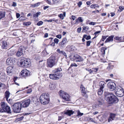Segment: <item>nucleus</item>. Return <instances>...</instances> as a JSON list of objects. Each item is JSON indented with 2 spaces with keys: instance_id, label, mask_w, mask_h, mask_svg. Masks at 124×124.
<instances>
[{
  "instance_id": "f257e3e1",
  "label": "nucleus",
  "mask_w": 124,
  "mask_h": 124,
  "mask_svg": "<svg viewBox=\"0 0 124 124\" xmlns=\"http://www.w3.org/2000/svg\"><path fill=\"white\" fill-rule=\"evenodd\" d=\"M104 94L105 99L109 103H115L118 101V100L117 97L112 93L105 92Z\"/></svg>"
},
{
  "instance_id": "f03ea898",
  "label": "nucleus",
  "mask_w": 124,
  "mask_h": 124,
  "mask_svg": "<svg viewBox=\"0 0 124 124\" xmlns=\"http://www.w3.org/2000/svg\"><path fill=\"white\" fill-rule=\"evenodd\" d=\"M62 71V69L60 68L55 69L53 71L54 73L50 74V78L51 79L54 80L59 79L62 76L59 72Z\"/></svg>"
},
{
  "instance_id": "7ed1b4c3",
  "label": "nucleus",
  "mask_w": 124,
  "mask_h": 124,
  "mask_svg": "<svg viewBox=\"0 0 124 124\" xmlns=\"http://www.w3.org/2000/svg\"><path fill=\"white\" fill-rule=\"evenodd\" d=\"M39 101L43 104H48L49 101V94L47 93H42L40 96Z\"/></svg>"
},
{
  "instance_id": "20e7f679",
  "label": "nucleus",
  "mask_w": 124,
  "mask_h": 124,
  "mask_svg": "<svg viewBox=\"0 0 124 124\" xmlns=\"http://www.w3.org/2000/svg\"><path fill=\"white\" fill-rule=\"evenodd\" d=\"M0 105L2 108H0V113L4 112H7L8 113H11V110L10 107L7 104L4 102H1Z\"/></svg>"
},
{
  "instance_id": "39448f33",
  "label": "nucleus",
  "mask_w": 124,
  "mask_h": 124,
  "mask_svg": "<svg viewBox=\"0 0 124 124\" xmlns=\"http://www.w3.org/2000/svg\"><path fill=\"white\" fill-rule=\"evenodd\" d=\"M22 106L21 103L18 102L13 104L12 106L13 111L15 113H19L20 112Z\"/></svg>"
},
{
  "instance_id": "423d86ee",
  "label": "nucleus",
  "mask_w": 124,
  "mask_h": 124,
  "mask_svg": "<svg viewBox=\"0 0 124 124\" xmlns=\"http://www.w3.org/2000/svg\"><path fill=\"white\" fill-rule=\"evenodd\" d=\"M55 58V56L52 55L47 59V64L48 66L52 67L56 63Z\"/></svg>"
},
{
  "instance_id": "0eeeda50",
  "label": "nucleus",
  "mask_w": 124,
  "mask_h": 124,
  "mask_svg": "<svg viewBox=\"0 0 124 124\" xmlns=\"http://www.w3.org/2000/svg\"><path fill=\"white\" fill-rule=\"evenodd\" d=\"M59 95L65 101H68L70 100V96L63 91L60 90Z\"/></svg>"
},
{
  "instance_id": "6e6552de",
  "label": "nucleus",
  "mask_w": 124,
  "mask_h": 124,
  "mask_svg": "<svg viewBox=\"0 0 124 124\" xmlns=\"http://www.w3.org/2000/svg\"><path fill=\"white\" fill-rule=\"evenodd\" d=\"M116 94V96L119 97L123 96L124 95V91L122 88L120 86L117 87Z\"/></svg>"
},
{
  "instance_id": "1a4fd4ad",
  "label": "nucleus",
  "mask_w": 124,
  "mask_h": 124,
  "mask_svg": "<svg viewBox=\"0 0 124 124\" xmlns=\"http://www.w3.org/2000/svg\"><path fill=\"white\" fill-rule=\"evenodd\" d=\"M105 83L104 81H101L100 82L99 86L100 88L98 91V94L99 95H101L102 94L103 91V89L105 87Z\"/></svg>"
},
{
  "instance_id": "9d476101",
  "label": "nucleus",
  "mask_w": 124,
  "mask_h": 124,
  "mask_svg": "<svg viewBox=\"0 0 124 124\" xmlns=\"http://www.w3.org/2000/svg\"><path fill=\"white\" fill-rule=\"evenodd\" d=\"M20 64L22 67H28L31 65L30 61L27 59L22 60V61L20 62Z\"/></svg>"
},
{
  "instance_id": "9b49d317",
  "label": "nucleus",
  "mask_w": 124,
  "mask_h": 124,
  "mask_svg": "<svg viewBox=\"0 0 124 124\" xmlns=\"http://www.w3.org/2000/svg\"><path fill=\"white\" fill-rule=\"evenodd\" d=\"M108 86L109 88L111 91L115 90L116 87L115 84L114 82H110L108 84Z\"/></svg>"
},
{
  "instance_id": "f8f14e48",
  "label": "nucleus",
  "mask_w": 124,
  "mask_h": 124,
  "mask_svg": "<svg viewBox=\"0 0 124 124\" xmlns=\"http://www.w3.org/2000/svg\"><path fill=\"white\" fill-rule=\"evenodd\" d=\"M31 100L29 99H28L21 103L22 107L26 108L28 107L30 105Z\"/></svg>"
},
{
  "instance_id": "ddd939ff",
  "label": "nucleus",
  "mask_w": 124,
  "mask_h": 124,
  "mask_svg": "<svg viewBox=\"0 0 124 124\" xmlns=\"http://www.w3.org/2000/svg\"><path fill=\"white\" fill-rule=\"evenodd\" d=\"M24 47L22 46H20L19 48L18 51L16 54V55L19 57L21 56L23 54V52L24 51Z\"/></svg>"
},
{
  "instance_id": "4468645a",
  "label": "nucleus",
  "mask_w": 124,
  "mask_h": 124,
  "mask_svg": "<svg viewBox=\"0 0 124 124\" xmlns=\"http://www.w3.org/2000/svg\"><path fill=\"white\" fill-rule=\"evenodd\" d=\"M13 59L12 57H9L6 60V62L8 65H13L15 63L14 61H13Z\"/></svg>"
},
{
  "instance_id": "2eb2a0df",
  "label": "nucleus",
  "mask_w": 124,
  "mask_h": 124,
  "mask_svg": "<svg viewBox=\"0 0 124 124\" xmlns=\"http://www.w3.org/2000/svg\"><path fill=\"white\" fill-rule=\"evenodd\" d=\"M8 46V44L6 41H3L1 42V48L2 49H7Z\"/></svg>"
},
{
  "instance_id": "dca6fc26",
  "label": "nucleus",
  "mask_w": 124,
  "mask_h": 124,
  "mask_svg": "<svg viewBox=\"0 0 124 124\" xmlns=\"http://www.w3.org/2000/svg\"><path fill=\"white\" fill-rule=\"evenodd\" d=\"M29 73V71L26 69H24L21 72V75L24 77L27 76Z\"/></svg>"
},
{
  "instance_id": "f3484780",
  "label": "nucleus",
  "mask_w": 124,
  "mask_h": 124,
  "mask_svg": "<svg viewBox=\"0 0 124 124\" xmlns=\"http://www.w3.org/2000/svg\"><path fill=\"white\" fill-rule=\"evenodd\" d=\"M73 57H75L77 62H81L83 61L84 60L83 58L81 56L78 55L77 54L74 55Z\"/></svg>"
},
{
  "instance_id": "a211bd4d",
  "label": "nucleus",
  "mask_w": 124,
  "mask_h": 124,
  "mask_svg": "<svg viewBox=\"0 0 124 124\" xmlns=\"http://www.w3.org/2000/svg\"><path fill=\"white\" fill-rule=\"evenodd\" d=\"M116 114L113 113H111L108 119V121L109 122L110 121H112V120L114 119L116 116Z\"/></svg>"
},
{
  "instance_id": "6ab92c4d",
  "label": "nucleus",
  "mask_w": 124,
  "mask_h": 124,
  "mask_svg": "<svg viewBox=\"0 0 124 124\" xmlns=\"http://www.w3.org/2000/svg\"><path fill=\"white\" fill-rule=\"evenodd\" d=\"M114 36L113 35L110 36L108 38L106 39L105 41V42L106 43L110 42H112L113 41V38Z\"/></svg>"
},
{
  "instance_id": "aec40b11",
  "label": "nucleus",
  "mask_w": 124,
  "mask_h": 124,
  "mask_svg": "<svg viewBox=\"0 0 124 124\" xmlns=\"http://www.w3.org/2000/svg\"><path fill=\"white\" fill-rule=\"evenodd\" d=\"M57 52L59 54H62L66 58L67 57V55L66 53L63 51H61L60 49H58L57 50Z\"/></svg>"
},
{
  "instance_id": "412c9836",
  "label": "nucleus",
  "mask_w": 124,
  "mask_h": 124,
  "mask_svg": "<svg viewBox=\"0 0 124 124\" xmlns=\"http://www.w3.org/2000/svg\"><path fill=\"white\" fill-rule=\"evenodd\" d=\"M13 67L12 66L8 67L7 69V72L8 74L12 72L13 70Z\"/></svg>"
},
{
  "instance_id": "4be33fe9",
  "label": "nucleus",
  "mask_w": 124,
  "mask_h": 124,
  "mask_svg": "<svg viewBox=\"0 0 124 124\" xmlns=\"http://www.w3.org/2000/svg\"><path fill=\"white\" fill-rule=\"evenodd\" d=\"M74 113V111H73L72 110H67L64 113V114L70 116L71 115H72Z\"/></svg>"
},
{
  "instance_id": "5701e85b",
  "label": "nucleus",
  "mask_w": 124,
  "mask_h": 124,
  "mask_svg": "<svg viewBox=\"0 0 124 124\" xmlns=\"http://www.w3.org/2000/svg\"><path fill=\"white\" fill-rule=\"evenodd\" d=\"M10 93L8 91H6L5 93V98L6 99V100H8V98L9 97L10 95Z\"/></svg>"
},
{
  "instance_id": "b1692460",
  "label": "nucleus",
  "mask_w": 124,
  "mask_h": 124,
  "mask_svg": "<svg viewBox=\"0 0 124 124\" xmlns=\"http://www.w3.org/2000/svg\"><path fill=\"white\" fill-rule=\"evenodd\" d=\"M80 88L81 92L84 94H86V92L85 87L82 85L81 84L80 85Z\"/></svg>"
},
{
  "instance_id": "393cba45",
  "label": "nucleus",
  "mask_w": 124,
  "mask_h": 124,
  "mask_svg": "<svg viewBox=\"0 0 124 124\" xmlns=\"http://www.w3.org/2000/svg\"><path fill=\"white\" fill-rule=\"evenodd\" d=\"M0 79L2 81L4 82L7 80V78L4 74H3L0 77Z\"/></svg>"
},
{
  "instance_id": "a878e982",
  "label": "nucleus",
  "mask_w": 124,
  "mask_h": 124,
  "mask_svg": "<svg viewBox=\"0 0 124 124\" xmlns=\"http://www.w3.org/2000/svg\"><path fill=\"white\" fill-rule=\"evenodd\" d=\"M76 23H78V21L79 22H82L83 21V20L82 18L81 17H79L77 20H76Z\"/></svg>"
},
{
  "instance_id": "bb28decb",
  "label": "nucleus",
  "mask_w": 124,
  "mask_h": 124,
  "mask_svg": "<svg viewBox=\"0 0 124 124\" xmlns=\"http://www.w3.org/2000/svg\"><path fill=\"white\" fill-rule=\"evenodd\" d=\"M5 12H0V19L5 17Z\"/></svg>"
},
{
  "instance_id": "cd10ccee",
  "label": "nucleus",
  "mask_w": 124,
  "mask_h": 124,
  "mask_svg": "<svg viewBox=\"0 0 124 124\" xmlns=\"http://www.w3.org/2000/svg\"><path fill=\"white\" fill-rule=\"evenodd\" d=\"M49 87L51 90H53L54 89L56 86L54 84L51 83L50 84Z\"/></svg>"
},
{
  "instance_id": "c85d7f7f",
  "label": "nucleus",
  "mask_w": 124,
  "mask_h": 124,
  "mask_svg": "<svg viewBox=\"0 0 124 124\" xmlns=\"http://www.w3.org/2000/svg\"><path fill=\"white\" fill-rule=\"evenodd\" d=\"M40 5V3L38 2L35 4H32L31 5V7L32 8H34L38 7Z\"/></svg>"
},
{
  "instance_id": "c756f323",
  "label": "nucleus",
  "mask_w": 124,
  "mask_h": 124,
  "mask_svg": "<svg viewBox=\"0 0 124 124\" xmlns=\"http://www.w3.org/2000/svg\"><path fill=\"white\" fill-rule=\"evenodd\" d=\"M66 44L62 42H61L59 43V45L60 46V48H63L65 47Z\"/></svg>"
},
{
  "instance_id": "7c9ffc66",
  "label": "nucleus",
  "mask_w": 124,
  "mask_h": 124,
  "mask_svg": "<svg viewBox=\"0 0 124 124\" xmlns=\"http://www.w3.org/2000/svg\"><path fill=\"white\" fill-rule=\"evenodd\" d=\"M14 54V52L13 50H9L8 52V56H10Z\"/></svg>"
},
{
  "instance_id": "2f4dec72",
  "label": "nucleus",
  "mask_w": 124,
  "mask_h": 124,
  "mask_svg": "<svg viewBox=\"0 0 124 124\" xmlns=\"http://www.w3.org/2000/svg\"><path fill=\"white\" fill-rule=\"evenodd\" d=\"M83 36L84 38H85L87 40L90 39L91 38L90 36H87V35H85Z\"/></svg>"
},
{
  "instance_id": "473e14b6",
  "label": "nucleus",
  "mask_w": 124,
  "mask_h": 124,
  "mask_svg": "<svg viewBox=\"0 0 124 124\" xmlns=\"http://www.w3.org/2000/svg\"><path fill=\"white\" fill-rule=\"evenodd\" d=\"M52 1L53 4L56 5L59 3L60 2V0H52Z\"/></svg>"
},
{
  "instance_id": "72a5a7b5",
  "label": "nucleus",
  "mask_w": 124,
  "mask_h": 124,
  "mask_svg": "<svg viewBox=\"0 0 124 124\" xmlns=\"http://www.w3.org/2000/svg\"><path fill=\"white\" fill-rule=\"evenodd\" d=\"M62 42L66 44L68 42L67 39L66 38H64L61 41Z\"/></svg>"
},
{
  "instance_id": "f704fd0d",
  "label": "nucleus",
  "mask_w": 124,
  "mask_h": 124,
  "mask_svg": "<svg viewBox=\"0 0 124 124\" xmlns=\"http://www.w3.org/2000/svg\"><path fill=\"white\" fill-rule=\"evenodd\" d=\"M122 38L121 37H119L118 36H116L114 38V39L118 41H120L121 42L122 41Z\"/></svg>"
},
{
  "instance_id": "c9c22d12",
  "label": "nucleus",
  "mask_w": 124,
  "mask_h": 124,
  "mask_svg": "<svg viewBox=\"0 0 124 124\" xmlns=\"http://www.w3.org/2000/svg\"><path fill=\"white\" fill-rule=\"evenodd\" d=\"M98 7V5L96 4H92L90 6V8H95L96 7Z\"/></svg>"
},
{
  "instance_id": "e433bc0d",
  "label": "nucleus",
  "mask_w": 124,
  "mask_h": 124,
  "mask_svg": "<svg viewBox=\"0 0 124 124\" xmlns=\"http://www.w3.org/2000/svg\"><path fill=\"white\" fill-rule=\"evenodd\" d=\"M6 100L8 101V103L11 105H12L14 103L12 99H9L8 100H8Z\"/></svg>"
},
{
  "instance_id": "4c0bfd02",
  "label": "nucleus",
  "mask_w": 124,
  "mask_h": 124,
  "mask_svg": "<svg viewBox=\"0 0 124 124\" xmlns=\"http://www.w3.org/2000/svg\"><path fill=\"white\" fill-rule=\"evenodd\" d=\"M77 116H81L83 115V113H81L80 112V111L79 110H78L77 111Z\"/></svg>"
},
{
  "instance_id": "58836bf2",
  "label": "nucleus",
  "mask_w": 124,
  "mask_h": 124,
  "mask_svg": "<svg viewBox=\"0 0 124 124\" xmlns=\"http://www.w3.org/2000/svg\"><path fill=\"white\" fill-rule=\"evenodd\" d=\"M99 70V68H92V71L93 73H96V72Z\"/></svg>"
},
{
  "instance_id": "ea45409f",
  "label": "nucleus",
  "mask_w": 124,
  "mask_h": 124,
  "mask_svg": "<svg viewBox=\"0 0 124 124\" xmlns=\"http://www.w3.org/2000/svg\"><path fill=\"white\" fill-rule=\"evenodd\" d=\"M31 23L30 22L28 21L27 22L23 23V25H24L27 26L30 25Z\"/></svg>"
},
{
  "instance_id": "a19ab883",
  "label": "nucleus",
  "mask_w": 124,
  "mask_h": 124,
  "mask_svg": "<svg viewBox=\"0 0 124 124\" xmlns=\"http://www.w3.org/2000/svg\"><path fill=\"white\" fill-rule=\"evenodd\" d=\"M102 104V101H99L97 103L98 105L99 106H100V105H101Z\"/></svg>"
},
{
  "instance_id": "79ce46f5",
  "label": "nucleus",
  "mask_w": 124,
  "mask_h": 124,
  "mask_svg": "<svg viewBox=\"0 0 124 124\" xmlns=\"http://www.w3.org/2000/svg\"><path fill=\"white\" fill-rule=\"evenodd\" d=\"M87 120L89 121H91L92 122H93V119L90 117H88L87 118Z\"/></svg>"
},
{
  "instance_id": "37998d69",
  "label": "nucleus",
  "mask_w": 124,
  "mask_h": 124,
  "mask_svg": "<svg viewBox=\"0 0 124 124\" xmlns=\"http://www.w3.org/2000/svg\"><path fill=\"white\" fill-rule=\"evenodd\" d=\"M89 28L88 27L83 26V31L85 30L86 31H87L89 29Z\"/></svg>"
},
{
  "instance_id": "c03bdc74",
  "label": "nucleus",
  "mask_w": 124,
  "mask_h": 124,
  "mask_svg": "<svg viewBox=\"0 0 124 124\" xmlns=\"http://www.w3.org/2000/svg\"><path fill=\"white\" fill-rule=\"evenodd\" d=\"M43 23V22L42 21H39L37 23V25L38 26H40L42 25Z\"/></svg>"
},
{
  "instance_id": "a18cd8bd",
  "label": "nucleus",
  "mask_w": 124,
  "mask_h": 124,
  "mask_svg": "<svg viewBox=\"0 0 124 124\" xmlns=\"http://www.w3.org/2000/svg\"><path fill=\"white\" fill-rule=\"evenodd\" d=\"M86 70L89 72L90 74H91L92 73V70L91 69L88 68V69H86Z\"/></svg>"
},
{
  "instance_id": "49530a36",
  "label": "nucleus",
  "mask_w": 124,
  "mask_h": 124,
  "mask_svg": "<svg viewBox=\"0 0 124 124\" xmlns=\"http://www.w3.org/2000/svg\"><path fill=\"white\" fill-rule=\"evenodd\" d=\"M5 85L4 84L0 83V88H3L5 86Z\"/></svg>"
},
{
  "instance_id": "de8ad7c7",
  "label": "nucleus",
  "mask_w": 124,
  "mask_h": 124,
  "mask_svg": "<svg viewBox=\"0 0 124 124\" xmlns=\"http://www.w3.org/2000/svg\"><path fill=\"white\" fill-rule=\"evenodd\" d=\"M54 43L56 44H58L59 41V40L57 38H55L54 39Z\"/></svg>"
},
{
  "instance_id": "09e8293b",
  "label": "nucleus",
  "mask_w": 124,
  "mask_h": 124,
  "mask_svg": "<svg viewBox=\"0 0 124 124\" xmlns=\"http://www.w3.org/2000/svg\"><path fill=\"white\" fill-rule=\"evenodd\" d=\"M92 42L91 41L89 40L87 41L86 46H89L90 45V43Z\"/></svg>"
},
{
  "instance_id": "8fccbe9b",
  "label": "nucleus",
  "mask_w": 124,
  "mask_h": 124,
  "mask_svg": "<svg viewBox=\"0 0 124 124\" xmlns=\"http://www.w3.org/2000/svg\"><path fill=\"white\" fill-rule=\"evenodd\" d=\"M74 46H72L70 47V50L71 51H73L74 50Z\"/></svg>"
},
{
  "instance_id": "3c124183",
  "label": "nucleus",
  "mask_w": 124,
  "mask_h": 124,
  "mask_svg": "<svg viewBox=\"0 0 124 124\" xmlns=\"http://www.w3.org/2000/svg\"><path fill=\"white\" fill-rule=\"evenodd\" d=\"M22 90H19L17 91L16 93L17 94H22Z\"/></svg>"
},
{
  "instance_id": "603ef678",
  "label": "nucleus",
  "mask_w": 124,
  "mask_h": 124,
  "mask_svg": "<svg viewBox=\"0 0 124 124\" xmlns=\"http://www.w3.org/2000/svg\"><path fill=\"white\" fill-rule=\"evenodd\" d=\"M60 18L61 19H64V16L62 14H60L59 16Z\"/></svg>"
},
{
  "instance_id": "864d4df0",
  "label": "nucleus",
  "mask_w": 124,
  "mask_h": 124,
  "mask_svg": "<svg viewBox=\"0 0 124 124\" xmlns=\"http://www.w3.org/2000/svg\"><path fill=\"white\" fill-rule=\"evenodd\" d=\"M119 8L120 10L121 11L124 9V7L123 6H119Z\"/></svg>"
},
{
  "instance_id": "5fc2aeb1",
  "label": "nucleus",
  "mask_w": 124,
  "mask_h": 124,
  "mask_svg": "<svg viewBox=\"0 0 124 124\" xmlns=\"http://www.w3.org/2000/svg\"><path fill=\"white\" fill-rule=\"evenodd\" d=\"M32 92V90L31 88H29L27 90V93H29Z\"/></svg>"
},
{
  "instance_id": "6e6d98bb",
  "label": "nucleus",
  "mask_w": 124,
  "mask_h": 124,
  "mask_svg": "<svg viewBox=\"0 0 124 124\" xmlns=\"http://www.w3.org/2000/svg\"><path fill=\"white\" fill-rule=\"evenodd\" d=\"M81 27H79L78 28L77 30V31L78 33H79L81 31Z\"/></svg>"
},
{
  "instance_id": "4d7b16f0",
  "label": "nucleus",
  "mask_w": 124,
  "mask_h": 124,
  "mask_svg": "<svg viewBox=\"0 0 124 124\" xmlns=\"http://www.w3.org/2000/svg\"><path fill=\"white\" fill-rule=\"evenodd\" d=\"M74 55H71L70 56V59L72 61H73L74 60H75V59L74 57H73V56Z\"/></svg>"
},
{
  "instance_id": "13d9d810",
  "label": "nucleus",
  "mask_w": 124,
  "mask_h": 124,
  "mask_svg": "<svg viewBox=\"0 0 124 124\" xmlns=\"http://www.w3.org/2000/svg\"><path fill=\"white\" fill-rule=\"evenodd\" d=\"M77 65L76 63H72L70 65V67H73V66H75V67H77Z\"/></svg>"
},
{
  "instance_id": "bf43d9fd",
  "label": "nucleus",
  "mask_w": 124,
  "mask_h": 124,
  "mask_svg": "<svg viewBox=\"0 0 124 124\" xmlns=\"http://www.w3.org/2000/svg\"><path fill=\"white\" fill-rule=\"evenodd\" d=\"M106 39V37L105 36H102V38L101 40L102 41H104V40Z\"/></svg>"
},
{
  "instance_id": "052dcab7",
  "label": "nucleus",
  "mask_w": 124,
  "mask_h": 124,
  "mask_svg": "<svg viewBox=\"0 0 124 124\" xmlns=\"http://www.w3.org/2000/svg\"><path fill=\"white\" fill-rule=\"evenodd\" d=\"M78 4L79 7H80L82 4V2L81 1H80L78 2Z\"/></svg>"
},
{
  "instance_id": "680f3d73",
  "label": "nucleus",
  "mask_w": 124,
  "mask_h": 124,
  "mask_svg": "<svg viewBox=\"0 0 124 124\" xmlns=\"http://www.w3.org/2000/svg\"><path fill=\"white\" fill-rule=\"evenodd\" d=\"M96 23L95 22H90L89 23V24L90 25H95Z\"/></svg>"
},
{
  "instance_id": "e2e57ef3",
  "label": "nucleus",
  "mask_w": 124,
  "mask_h": 124,
  "mask_svg": "<svg viewBox=\"0 0 124 124\" xmlns=\"http://www.w3.org/2000/svg\"><path fill=\"white\" fill-rule=\"evenodd\" d=\"M56 37L57 38L61 39L62 38V35L60 34L56 36Z\"/></svg>"
},
{
  "instance_id": "0e129e2a",
  "label": "nucleus",
  "mask_w": 124,
  "mask_h": 124,
  "mask_svg": "<svg viewBox=\"0 0 124 124\" xmlns=\"http://www.w3.org/2000/svg\"><path fill=\"white\" fill-rule=\"evenodd\" d=\"M32 37L33 38V39L31 40V43H33L35 41V37L34 36H32Z\"/></svg>"
},
{
  "instance_id": "69168bd1",
  "label": "nucleus",
  "mask_w": 124,
  "mask_h": 124,
  "mask_svg": "<svg viewBox=\"0 0 124 124\" xmlns=\"http://www.w3.org/2000/svg\"><path fill=\"white\" fill-rule=\"evenodd\" d=\"M106 48L104 47H103L102 48L101 50L102 51H103V52L105 53V50L106 49Z\"/></svg>"
},
{
  "instance_id": "338daca9",
  "label": "nucleus",
  "mask_w": 124,
  "mask_h": 124,
  "mask_svg": "<svg viewBox=\"0 0 124 124\" xmlns=\"http://www.w3.org/2000/svg\"><path fill=\"white\" fill-rule=\"evenodd\" d=\"M99 11L98 10H97L96 11H93L92 12V13H95V14H96V13H99Z\"/></svg>"
},
{
  "instance_id": "774afa93",
  "label": "nucleus",
  "mask_w": 124,
  "mask_h": 124,
  "mask_svg": "<svg viewBox=\"0 0 124 124\" xmlns=\"http://www.w3.org/2000/svg\"><path fill=\"white\" fill-rule=\"evenodd\" d=\"M72 19L73 20H75V18H76L75 16L72 15L71 16Z\"/></svg>"
}]
</instances>
